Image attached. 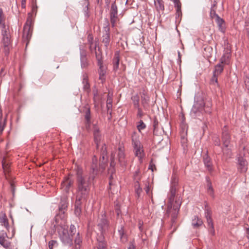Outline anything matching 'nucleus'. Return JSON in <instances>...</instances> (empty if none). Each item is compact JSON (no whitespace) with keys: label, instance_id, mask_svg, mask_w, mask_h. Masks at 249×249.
<instances>
[{"label":"nucleus","instance_id":"11","mask_svg":"<svg viewBox=\"0 0 249 249\" xmlns=\"http://www.w3.org/2000/svg\"><path fill=\"white\" fill-rule=\"evenodd\" d=\"M98 226L102 233L105 232L108 230V223L105 215L102 214L99 218Z\"/></svg>","mask_w":249,"mask_h":249},{"label":"nucleus","instance_id":"32","mask_svg":"<svg viewBox=\"0 0 249 249\" xmlns=\"http://www.w3.org/2000/svg\"><path fill=\"white\" fill-rule=\"evenodd\" d=\"M88 42L89 45V48L91 52H92V49L93 48L95 43L93 42V36L91 34H89L88 36Z\"/></svg>","mask_w":249,"mask_h":249},{"label":"nucleus","instance_id":"61","mask_svg":"<svg viewBox=\"0 0 249 249\" xmlns=\"http://www.w3.org/2000/svg\"><path fill=\"white\" fill-rule=\"evenodd\" d=\"M81 242H82V241L79 237L76 238L75 239V243L76 244L80 245V244L81 243Z\"/></svg>","mask_w":249,"mask_h":249},{"label":"nucleus","instance_id":"45","mask_svg":"<svg viewBox=\"0 0 249 249\" xmlns=\"http://www.w3.org/2000/svg\"><path fill=\"white\" fill-rule=\"evenodd\" d=\"M2 120V118H0V135L2 134L5 127V120Z\"/></svg>","mask_w":249,"mask_h":249},{"label":"nucleus","instance_id":"47","mask_svg":"<svg viewBox=\"0 0 249 249\" xmlns=\"http://www.w3.org/2000/svg\"><path fill=\"white\" fill-rule=\"evenodd\" d=\"M107 244L104 241H100L98 243L97 249H105L106 248Z\"/></svg>","mask_w":249,"mask_h":249},{"label":"nucleus","instance_id":"59","mask_svg":"<svg viewBox=\"0 0 249 249\" xmlns=\"http://www.w3.org/2000/svg\"><path fill=\"white\" fill-rule=\"evenodd\" d=\"M214 144L216 145H220V141L219 138H216V140H214Z\"/></svg>","mask_w":249,"mask_h":249},{"label":"nucleus","instance_id":"13","mask_svg":"<svg viewBox=\"0 0 249 249\" xmlns=\"http://www.w3.org/2000/svg\"><path fill=\"white\" fill-rule=\"evenodd\" d=\"M141 103L145 109L149 107V103L150 101V97L148 94L147 91L145 89H143L141 93Z\"/></svg>","mask_w":249,"mask_h":249},{"label":"nucleus","instance_id":"18","mask_svg":"<svg viewBox=\"0 0 249 249\" xmlns=\"http://www.w3.org/2000/svg\"><path fill=\"white\" fill-rule=\"evenodd\" d=\"M7 237L6 232H2L0 234V244L6 249H10L11 244L5 239Z\"/></svg>","mask_w":249,"mask_h":249},{"label":"nucleus","instance_id":"60","mask_svg":"<svg viewBox=\"0 0 249 249\" xmlns=\"http://www.w3.org/2000/svg\"><path fill=\"white\" fill-rule=\"evenodd\" d=\"M224 24L221 25V26H218L219 27V30L222 33L225 32V27H224Z\"/></svg>","mask_w":249,"mask_h":249},{"label":"nucleus","instance_id":"26","mask_svg":"<svg viewBox=\"0 0 249 249\" xmlns=\"http://www.w3.org/2000/svg\"><path fill=\"white\" fill-rule=\"evenodd\" d=\"M203 224V221L197 216H195L192 220V225L195 228H197Z\"/></svg>","mask_w":249,"mask_h":249},{"label":"nucleus","instance_id":"46","mask_svg":"<svg viewBox=\"0 0 249 249\" xmlns=\"http://www.w3.org/2000/svg\"><path fill=\"white\" fill-rule=\"evenodd\" d=\"M244 82L246 86V88L247 89L249 93V76L246 75L244 78Z\"/></svg>","mask_w":249,"mask_h":249},{"label":"nucleus","instance_id":"37","mask_svg":"<svg viewBox=\"0 0 249 249\" xmlns=\"http://www.w3.org/2000/svg\"><path fill=\"white\" fill-rule=\"evenodd\" d=\"M175 6L177 7L176 14L179 16V14L181 13V3L178 0H174Z\"/></svg>","mask_w":249,"mask_h":249},{"label":"nucleus","instance_id":"64","mask_svg":"<svg viewBox=\"0 0 249 249\" xmlns=\"http://www.w3.org/2000/svg\"><path fill=\"white\" fill-rule=\"evenodd\" d=\"M243 149L244 150H246L247 152L249 154V144H248L246 146H244L243 147Z\"/></svg>","mask_w":249,"mask_h":249},{"label":"nucleus","instance_id":"54","mask_svg":"<svg viewBox=\"0 0 249 249\" xmlns=\"http://www.w3.org/2000/svg\"><path fill=\"white\" fill-rule=\"evenodd\" d=\"M115 211L117 215L118 216L121 213V210L120 209V206L118 204H116L115 206Z\"/></svg>","mask_w":249,"mask_h":249},{"label":"nucleus","instance_id":"2","mask_svg":"<svg viewBox=\"0 0 249 249\" xmlns=\"http://www.w3.org/2000/svg\"><path fill=\"white\" fill-rule=\"evenodd\" d=\"M5 16L1 8L0 7V27L1 29V35L2 36V43L3 44V52L5 55H7L9 52V46L11 44V35L9 27L5 25L4 22Z\"/></svg>","mask_w":249,"mask_h":249},{"label":"nucleus","instance_id":"20","mask_svg":"<svg viewBox=\"0 0 249 249\" xmlns=\"http://www.w3.org/2000/svg\"><path fill=\"white\" fill-rule=\"evenodd\" d=\"M0 224L2 226L4 227L7 230L9 229L8 219L5 213H0Z\"/></svg>","mask_w":249,"mask_h":249},{"label":"nucleus","instance_id":"10","mask_svg":"<svg viewBox=\"0 0 249 249\" xmlns=\"http://www.w3.org/2000/svg\"><path fill=\"white\" fill-rule=\"evenodd\" d=\"M118 17L117 7L115 2L112 3L110 11V22L112 27H114Z\"/></svg>","mask_w":249,"mask_h":249},{"label":"nucleus","instance_id":"27","mask_svg":"<svg viewBox=\"0 0 249 249\" xmlns=\"http://www.w3.org/2000/svg\"><path fill=\"white\" fill-rule=\"evenodd\" d=\"M82 4H83L84 7V14L86 17L88 18L89 17V3L88 0H83L82 1Z\"/></svg>","mask_w":249,"mask_h":249},{"label":"nucleus","instance_id":"36","mask_svg":"<svg viewBox=\"0 0 249 249\" xmlns=\"http://www.w3.org/2000/svg\"><path fill=\"white\" fill-rule=\"evenodd\" d=\"M206 180L207 182V186L208 188V192L210 195L213 196V190L212 187V183L208 178H206Z\"/></svg>","mask_w":249,"mask_h":249},{"label":"nucleus","instance_id":"44","mask_svg":"<svg viewBox=\"0 0 249 249\" xmlns=\"http://www.w3.org/2000/svg\"><path fill=\"white\" fill-rule=\"evenodd\" d=\"M81 61L82 67L86 68L88 66V62L86 56H82Z\"/></svg>","mask_w":249,"mask_h":249},{"label":"nucleus","instance_id":"14","mask_svg":"<svg viewBox=\"0 0 249 249\" xmlns=\"http://www.w3.org/2000/svg\"><path fill=\"white\" fill-rule=\"evenodd\" d=\"M93 133L94 136V141L96 144V147L98 148L101 140V134L99 128L96 124L93 125Z\"/></svg>","mask_w":249,"mask_h":249},{"label":"nucleus","instance_id":"43","mask_svg":"<svg viewBox=\"0 0 249 249\" xmlns=\"http://www.w3.org/2000/svg\"><path fill=\"white\" fill-rule=\"evenodd\" d=\"M216 21L218 24V26H221V25L224 24V20L220 18L218 15H216Z\"/></svg>","mask_w":249,"mask_h":249},{"label":"nucleus","instance_id":"57","mask_svg":"<svg viewBox=\"0 0 249 249\" xmlns=\"http://www.w3.org/2000/svg\"><path fill=\"white\" fill-rule=\"evenodd\" d=\"M145 191L146 193V194H148L149 192V190H150V188H149V183H146L145 184Z\"/></svg>","mask_w":249,"mask_h":249},{"label":"nucleus","instance_id":"34","mask_svg":"<svg viewBox=\"0 0 249 249\" xmlns=\"http://www.w3.org/2000/svg\"><path fill=\"white\" fill-rule=\"evenodd\" d=\"M205 216L207 219L208 225L212 224L213 222L212 219L211 218V212L208 208H207L205 210Z\"/></svg>","mask_w":249,"mask_h":249},{"label":"nucleus","instance_id":"28","mask_svg":"<svg viewBox=\"0 0 249 249\" xmlns=\"http://www.w3.org/2000/svg\"><path fill=\"white\" fill-rule=\"evenodd\" d=\"M178 185V178L175 175H173L171 179V189H177Z\"/></svg>","mask_w":249,"mask_h":249},{"label":"nucleus","instance_id":"41","mask_svg":"<svg viewBox=\"0 0 249 249\" xmlns=\"http://www.w3.org/2000/svg\"><path fill=\"white\" fill-rule=\"evenodd\" d=\"M116 153H112L111 155V162H110V166L113 168L115 166L116 164L115 159H116Z\"/></svg>","mask_w":249,"mask_h":249},{"label":"nucleus","instance_id":"53","mask_svg":"<svg viewBox=\"0 0 249 249\" xmlns=\"http://www.w3.org/2000/svg\"><path fill=\"white\" fill-rule=\"evenodd\" d=\"M210 226V232L213 235L214 234V230L213 223L212 224L209 225Z\"/></svg>","mask_w":249,"mask_h":249},{"label":"nucleus","instance_id":"55","mask_svg":"<svg viewBox=\"0 0 249 249\" xmlns=\"http://www.w3.org/2000/svg\"><path fill=\"white\" fill-rule=\"evenodd\" d=\"M70 229H71V234L72 235V234H74V232L76 231V229H75V227L74 225H71V228H70Z\"/></svg>","mask_w":249,"mask_h":249},{"label":"nucleus","instance_id":"9","mask_svg":"<svg viewBox=\"0 0 249 249\" xmlns=\"http://www.w3.org/2000/svg\"><path fill=\"white\" fill-rule=\"evenodd\" d=\"M116 153L117 154V160L120 165L123 167L126 166L127 160L125 156L124 148L122 146H119Z\"/></svg>","mask_w":249,"mask_h":249},{"label":"nucleus","instance_id":"7","mask_svg":"<svg viewBox=\"0 0 249 249\" xmlns=\"http://www.w3.org/2000/svg\"><path fill=\"white\" fill-rule=\"evenodd\" d=\"M32 20L31 19L29 18L26 21V24H25L23 28V40L24 41H26V45L28 44L30 39L32 36Z\"/></svg>","mask_w":249,"mask_h":249},{"label":"nucleus","instance_id":"24","mask_svg":"<svg viewBox=\"0 0 249 249\" xmlns=\"http://www.w3.org/2000/svg\"><path fill=\"white\" fill-rule=\"evenodd\" d=\"M2 165L4 173L6 174L7 172H9L10 162L8 159L6 158H4L3 159L2 161Z\"/></svg>","mask_w":249,"mask_h":249},{"label":"nucleus","instance_id":"5","mask_svg":"<svg viewBox=\"0 0 249 249\" xmlns=\"http://www.w3.org/2000/svg\"><path fill=\"white\" fill-rule=\"evenodd\" d=\"M131 139L132 145L135 150V155L139 158L140 161L142 162L144 153L142 146L139 141V137L136 132H133Z\"/></svg>","mask_w":249,"mask_h":249},{"label":"nucleus","instance_id":"33","mask_svg":"<svg viewBox=\"0 0 249 249\" xmlns=\"http://www.w3.org/2000/svg\"><path fill=\"white\" fill-rule=\"evenodd\" d=\"M85 119L86 122H87L88 123H89V122H90V119H91L90 108L88 106H85Z\"/></svg>","mask_w":249,"mask_h":249},{"label":"nucleus","instance_id":"38","mask_svg":"<svg viewBox=\"0 0 249 249\" xmlns=\"http://www.w3.org/2000/svg\"><path fill=\"white\" fill-rule=\"evenodd\" d=\"M175 6L177 7L176 14L179 16V14L181 13V3L178 0H174Z\"/></svg>","mask_w":249,"mask_h":249},{"label":"nucleus","instance_id":"6","mask_svg":"<svg viewBox=\"0 0 249 249\" xmlns=\"http://www.w3.org/2000/svg\"><path fill=\"white\" fill-rule=\"evenodd\" d=\"M204 105V101L201 99L195 101L190 112L191 115L194 118L200 116L203 111Z\"/></svg>","mask_w":249,"mask_h":249},{"label":"nucleus","instance_id":"50","mask_svg":"<svg viewBox=\"0 0 249 249\" xmlns=\"http://www.w3.org/2000/svg\"><path fill=\"white\" fill-rule=\"evenodd\" d=\"M244 30L247 35L249 34V21H246Z\"/></svg>","mask_w":249,"mask_h":249},{"label":"nucleus","instance_id":"58","mask_svg":"<svg viewBox=\"0 0 249 249\" xmlns=\"http://www.w3.org/2000/svg\"><path fill=\"white\" fill-rule=\"evenodd\" d=\"M139 228L141 231H142V225H143V222L141 220L139 221Z\"/></svg>","mask_w":249,"mask_h":249},{"label":"nucleus","instance_id":"30","mask_svg":"<svg viewBox=\"0 0 249 249\" xmlns=\"http://www.w3.org/2000/svg\"><path fill=\"white\" fill-rule=\"evenodd\" d=\"M131 100L135 108L140 107V97L138 94L132 96L131 97Z\"/></svg>","mask_w":249,"mask_h":249},{"label":"nucleus","instance_id":"29","mask_svg":"<svg viewBox=\"0 0 249 249\" xmlns=\"http://www.w3.org/2000/svg\"><path fill=\"white\" fill-rule=\"evenodd\" d=\"M154 3L157 10H163L164 9L162 0H154Z\"/></svg>","mask_w":249,"mask_h":249},{"label":"nucleus","instance_id":"35","mask_svg":"<svg viewBox=\"0 0 249 249\" xmlns=\"http://www.w3.org/2000/svg\"><path fill=\"white\" fill-rule=\"evenodd\" d=\"M135 192L138 197L141 196V194L142 191V188L140 187L139 182L137 181L135 184Z\"/></svg>","mask_w":249,"mask_h":249},{"label":"nucleus","instance_id":"23","mask_svg":"<svg viewBox=\"0 0 249 249\" xmlns=\"http://www.w3.org/2000/svg\"><path fill=\"white\" fill-rule=\"evenodd\" d=\"M82 84L83 85V89L87 92H89L90 85L88 82V76L86 74L83 75Z\"/></svg>","mask_w":249,"mask_h":249},{"label":"nucleus","instance_id":"19","mask_svg":"<svg viewBox=\"0 0 249 249\" xmlns=\"http://www.w3.org/2000/svg\"><path fill=\"white\" fill-rule=\"evenodd\" d=\"M98 43L97 42H95L94 46L92 49V52H94L96 59L97 60L98 63L103 62L102 60V53L101 51L100 48L98 47V50L96 49L97 47Z\"/></svg>","mask_w":249,"mask_h":249},{"label":"nucleus","instance_id":"17","mask_svg":"<svg viewBox=\"0 0 249 249\" xmlns=\"http://www.w3.org/2000/svg\"><path fill=\"white\" fill-rule=\"evenodd\" d=\"M203 162L208 171L211 172L213 171V165L212 159L207 154L205 155L203 157Z\"/></svg>","mask_w":249,"mask_h":249},{"label":"nucleus","instance_id":"62","mask_svg":"<svg viewBox=\"0 0 249 249\" xmlns=\"http://www.w3.org/2000/svg\"><path fill=\"white\" fill-rule=\"evenodd\" d=\"M90 122H89V123H88L87 122H86V129L89 131L90 129Z\"/></svg>","mask_w":249,"mask_h":249},{"label":"nucleus","instance_id":"16","mask_svg":"<svg viewBox=\"0 0 249 249\" xmlns=\"http://www.w3.org/2000/svg\"><path fill=\"white\" fill-rule=\"evenodd\" d=\"M73 181L69 177H66L61 183V188L66 193L69 192L70 187L73 184Z\"/></svg>","mask_w":249,"mask_h":249},{"label":"nucleus","instance_id":"15","mask_svg":"<svg viewBox=\"0 0 249 249\" xmlns=\"http://www.w3.org/2000/svg\"><path fill=\"white\" fill-rule=\"evenodd\" d=\"M97 65L99 67L98 70V73L99 75V79L103 83L105 82L106 78L105 75L106 73L107 67L106 66L103 65V62L97 63Z\"/></svg>","mask_w":249,"mask_h":249},{"label":"nucleus","instance_id":"22","mask_svg":"<svg viewBox=\"0 0 249 249\" xmlns=\"http://www.w3.org/2000/svg\"><path fill=\"white\" fill-rule=\"evenodd\" d=\"M222 139L223 145L225 147H228L230 142V136L226 130H223L222 132Z\"/></svg>","mask_w":249,"mask_h":249},{"label":"nucleus","instance_id":"49","mask_svg":"<svg viewBox=\"0 0 249 249\" xmlns=\"http://www.w3.org/2000/svg\"><path fill=\"white\" fill-rule=\"evenodd\" d=\"M57 245V242L54 240H51L49 242V248L50 249H53V247Z\"/></svg>","mask_w":249,"mask_h":249},{"label":"nucleus","instance_id":"8","mask_svg":"<svg viewBox=\"0 0 249 249\" xmlns=\"http://www.w3.org/2000/svg\"><path fill=\"white\" fill-rule=\"evenodd\" d=\"M110 42V34L109 23L107 21L106 26L104 27L103 35L102 36V42L104 44L106 50L109 49Z\"/></svg>","mask_w":249,"mask_h":249},{"label":"nucleus","instance_id":"1","mask_svg":"<svg viewBox=\"0 0 249 249\" xmlns=\"http://www.w3.org/2000/svg\"><path fill=\"white\" fill-rule=\"evenodd\" d=\"M102 155L99 162L97 158L94 156L92 159L89 176H83L82 172L78 170L77 174V195L75 203L74 213L76 215H80L81 213V203L88 197L90 191V185L100 172H102L106 167L107 151L105 145L102 146Z\"/></svg>","mask_w":249,"mask_h":249},{"label":"nucleus","instance_id":"25","mask_svg":"<svg viewBox=\"0 0 249 249\" xmlns=\"http://www.w3.org/2000/svg\"><path fill=\"white\" fill-rule=\"evenodd\" d=\"M120 62V59L119 54L118 53H115L114 54V57L113 59L112 64H113V71H117L119 68Z\"/></svg>","mask_w":249,"mask_h":249},{"label":"nucleus","instance_id":"39","mask_svg":"<svg viewBox=\"0 0 249 249\" xmlns=\"http://www.w3.org/2000/svg\"><path fill=\"white\" fill-rule=\"evenodd\" d=\"M32 13L35 15L36 14L37 11V6L36 4V0H32Z\"/></svg>","mask_w":249,"mask_h":249},{"label":"nucleus","instance_id":"40","mask_svg":"<svg viewBox=\"0 0 249 249\" xmlns=\"http://www.w3.org/2000/svg\"><path fill=\"white\" fill-rule=\"evenodd\" d=\"M139 124L137 125V128L139 132H141V130L144 129L146 125L142 120H140L139 122Z\"/></svg>","mask_w":249,"mask_h":249},{"label":"nucleus","instance_id":"21","mask_svg":"<svg viewBox=\"0 0 249 249\" xmlns=\"http://www.w3.org/2000/svg\"><path fill=\"white\" fill-rule=\"evenodd\" d=\"M230 57L231 53L230 52V50L227 49L225 51L223 55L221 57L220 62L224 65L229 64L230 62Z\"/></svg>","mask_w":249,"mask_h":249},{"label":"nucleus","instance_id":"4","mask_svg":"<svg viewBox=\"0 0 249 249\" xmlns=\"http://www.w3.org/2000/svg\"><path fill=\"white\" fill-rule=\"evenodd\" d=\"M57 231L61 241L66 245L71 246L72 243V235L70 234L68 230V226L59 225Z\"/></svg>","mask_w":249,"mask_h":249},{"label":"nucleus","instance_id":"12","mask_svg":"<svg viewBox=\"0 0 249 249\" xmlns=\"http://www.w3.org/2000/svg\"><path fill=\"white\" fill-rule=\"evenodd\" d=\"M237 170L240 173H246L248 170V162L243 157L238 159Z\"/></svg>","mask_w":249,"mask_h":249},{"label":"nucleus","instance_id":"52","mask_svg":"<svg viewBox=\"0 0 249 249\" xmlns=\"http://www.w3.org/2000/svg\"><path fill=\"white\" fill-rule=\"evenodd\" d=\"M136 108H137L138 109L137 116L138 117H139L140 118L142 117V116L143 115V113L142 112V109L140 108V107H136Z\"/></svg>","mask_w":249,"mask_h":249},{"label":"nucleus","instance_id":"63","mask_svg":"<svg viewBox=\"0 0 249 249\" xmlns=\"http://www.w3.org/2000/svg\"><path fill=\"white\" fill-rule=\"evenodd\" d=\"M128 249H135V247L133 243L130 242L129 243Z\"/></svg>","mask_w":249,"mask_h":249},{"label":"nucleus","instance_id":"42","mask_svg":"<svg viewBox=\"0 0 249 249\" xmlns=\"http://www.w3.org/2000/svg\"><path fill=\"white\" fill-rule=\"evenodd\" d=\"M218 74H215L214 72H213V76L212 77L211 80V84H216L218 85V82H217V76H218Z\"/></svg>","mask_w":249,"mask_h":249},{"label":"nucleus","instance_id":"48","mask_svg":"<svg viewBox=\"0 0 249 249\" xmlns=\"http://www.w3.org/2000/svg\"><path fill=\"white\" fill-rule=\"evenodd\" d=\"M159 122L158 120L155 118L153 122L154 133L158 129Z\"/></svg>","mask_w":249,"mask_h":249},{"label":"nucleus","instance_id":"3","mask_svg":"<svg viewBox=\"0 0 249 249\" xmlns=\"http://www.w3.org/2000/svg\"><path fill=\"white\" fill-rule=\"evenodd\" d=\"M177 189L170 188L169 196V202L167 204V210L166 213L168 216L171 215V222L173 224L177 217L180 204L177 201L174 204V198L176 196Z\"/></svg>","mask_w":249,"mask_h":249},{"label":"nucleus","instance_id":"31","mask_svg":"<svg viewBox=\"0 0 249 249\" xmlns=\"http://www.w3.org/2000/svg\"><path fill=\"white\" fill-rule=\"evenodd\" d=\"M224 69V64H221L220 62L217 64L214 69V71L213 72L215 74L220 75L223 71Z\"/></svg>","mask_w":249,"mask_h":249},{"label":"nucleus","instance_id":"56","mask_svg":"<svg viewBox=\"0 0 249 249\" xmlns=\"http://www.w3.org/2000/svg\"><path fill=\"white\" fill-rule=\"evenodd\" d=\"M107 107L109 108L110 107H111L112 106V101L110 99H109L108 98L107 100Z\"/></svg>","mask_w":249,"mask_h":249},{"label":"nucleus","instance_id":"51","mask_svg":"<svg viewBox=\"0 0 249 249\" xmlns=\"http://www.w3.org/2000/svg\"><path fill=\"white\" fill-rule=\"evenodd\" d=\"M66 207H67V205H66V203L62 202L61 203V206H59V209L60 211H61L64 213V210L66 208Z\"/></svg>","mask_w":249,"mask_h":249}]
</instances>
